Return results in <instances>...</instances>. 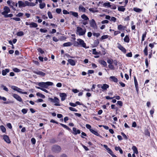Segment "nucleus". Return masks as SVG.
I'll use <instances>...</instances> for the list:
<instances>
[{"mask_svg": "<svg viewBox=\"0 0 157 157\" xmlns=\"http://www.w3.org/2000/svg\"><path fill=\"white\" fill-rule=\"evenodd\" d=\"M28 110V109H23L21 110V112L23 114H25L27 112Z\"/></svg>", "mask_w": 157, "mask_h": 157, "instance_id": "8fccbe9b", "label": "nucleus"}, {"mask_svg": "<svg viewBox=\"0 0 157 157\" xmlns=\"http://www.w3.org/2000/svg\"><path fill=\"white\" fill-rule=\"evenodd\" d=\"M68 62L71 66H75V65L76 61L73 59H69L67 60Z\"/></svg>", "mask_w": 157, "mask_h": 157, "instance_id": "dca6fc26", "label": "nucleus"}, {"mask_svg": "<svg viewBox=\"0 0 157 157\" xmlns=\"http://www.w3.org/2000/svg\"><path fill=\"white\" fill-rule=\"evenodd\" d=\"M147 33L146 32H145L142 35V41H143L145 40V38L146 37V35Z\"/></svg>", "mask_w": 157, "mask_h": 157, "instance_id": "ea45409f", "label": "nucleus"}, {"mask_svg": "<svg viewBox=\"0 0 157 157\" xmlns=\"http://www.w3.org/2000/svg\"><path fill=\"white\" fill-rule=\"evenodd\" d=\"M145 134L146 135L150 136V133L149 131L147 130H145Z\"/></svg>", "mask_w": 157, "mask_h": 157, "instance_id": "e2e57ef3", "label": "nucleus"}, {"mask_svg": "<svg viewBox=\"0 0 157 157\" xmlns=\"http://www.w3.org/2000/svg\"><path fill=\"white\" fill-rule=\"evenodd\" d=\"M36 84L39 86L40 87L47 88V85H46L45 82H38Z\"/></svg>", "mask_w": 157, "mask_h": 157, "instance_id": "9d476101", "label": "nucleus"}, {"mask_svg": "<svg viewBox=\"0 0 157 157\" xmlns=\"http://www.w3.org/2000/svg\"><path fill=\"white\" fill-rule=\"evenodd\" d=\"M109 36H108V35H103V36H102L101 37V39L102 40H104V39H105L108 38Z\"/></svg>", "mask_w": 157, "mask_h": 157, "instance_id": "49530a36", "label": "nucleus"}, {"mask_svg": "<svg viewBox=\"0 0 157 157\" xmlns=\"http://www.w3.org/2000/svg\"><path fill=\"white\" fill-rule=\"evenodd\" d=\"M38 52H39L41 54H43L44 53V52L41 48H39L37 49Z\"/></svg>", "mask_w": 157, "mask_h": 157, "instance_id": "774afa93", "label": "nucleus"}, {"mask_svg": "<svg viewBox=\"0 0 157 157\" xmlns=\"http://www.w3.org/2000/svg\"><path fill=\"white\" fill-rule=\"evenodd\" d=\"M90 26L94 29H97V26L94 20L93 19H92L90 22Z\"/></svg>", "mask_w": 157, "mask_h": 157, "instance_id": "1a4fd4ad", "label": "nucleus"}, {"mask_svg": "<svg viewBox=\"0 0 157 157\" xmlns=\"http://www.w3.org/2000/svg\"><path fill=\"white\" fill-rule=\"evenodd\" d=\"M72 130L73 131L72 133L74 135H77L81 133L80 130L79 129H77L75 128H73Z\"/></svg>", "mask_w": 157, "mask_h": 157, "instance_id": "2eb2a0df", "label": "nucleus"}, {"mask_svg": "<svg viewBox=\"0 0 157 157\" xmlns=\"http://www.w3.org/2000/svg\"><path fill=\"white\" fill-rule=\"evenodd\" d=\"M133 10L137 13H140L142 11V10L140 9L137 8V7H134L133 9Z\"/></svg>", "mask_w": 157, "mask_h": 157, "instance_id": "bb28decb", "label": "nucleus"}, {"mask_svg": "<svg viewBox=\"0 0 157 157\" xmlns=\"http://www.w3.org/2000/svg\"><path fill=\"white\" fill-rule=\"evenodd\" d=\"M103 146L105 147V148L106 149L107 151L109 154H112V151L108 147L107 145H104Z\"/></svg>", "mask_w": 157, "mask_h": 157, "instance_id": "a211bd4d", "label": "nucleus"}, {"mask_svg": "<svg viewBox=\"0 0 157 157\" xmlns=\"http://www.w3.org/2000/svg\"><path fill=\"white\" fill-rule=\"evenodd\" d=\"M125 27L121 25H118L117 29L119 30H124Z\"/></svg>", "mask_w": 157, "mask_h": 157, "instance_id": "cd10ccee", "label": "nucleus"}, {"mask_svg": "<svg viewBox=\"0 0 157 157\" xmlns=\"http://www.w3.org/2000/svg\"><path fill=\"white\" fill-rule=\"evenodd\" d=\"M70 13H71L75 17H77L78 16V13L77 12L70 11Z\"/></svg>", "mask_w": 157, "mask_h": 157, "instance_id": "37998d69", "label": "nucleus"}, {"mask_svg": "<svg viewBox=\"0 0 157 157\" xmlns=\"http://www.w3.org/2000/svg\"><path fill=\"white\" fill-rule=\"evenodd\" d=\"M81 17L85 21H88L89 20V18H88V17L84 14L81 15Z\"/></svg>", "mask_w": 157, "mask_h": 157, "instance_id": "7c9ffc66", "label": "nucleus"}, {"mask_svg": "<svg viewBox=\"0 0 157 157\" xmlns=\"http://www.w3.org/2000/svg\"><path fill=\"white\" fill-rule=\"evenodd\" d=\"M69 109L71 111H75V112H77V110L74 108H73L72 107H69Z\"/></svg>", "mask_w": 157, "mask_h": 157, "instance_id": "603ef678", "label": "nucleus"}, {"mask_svg": "<svg viewBox=\"0 0 157 157\" xmlns=\"http://www.w3.org/2000/svg\"><path fill=\"white\" fill-rule=\"evenodd\" d=\"M72 45V43L70 42L65 43L63 44V46L64 47L70 46H71Z\"/></svg>", "mask_w": 157, "mask_h": 157, "instance_id": "72a5a7b5", "label": "nucleus"}, {"mask_svg": "<svg viewBox=\"0 0 157 157\" xmlns=\"http://www.w3.org/2000/svg\"><path fill=\"white\" fill-rule=\"evenodd\" d=\"M155 44H156V43L155 42H154L150 44L149 46L151 48H152L154 47V45Z\"/></svg>", "mask_w": 157, "mask_h": 157, "instance_id": "de8ad7c7", "label": "nucleus"}, {"mask_svg": "<svg viewBox=\"0 0 157 157\" xmlns=\"http://www.w3.org/2000/svg\"><path fill=\"white\" fill-rule=\"evenodd\" d=\"M11 88L13 90L16 91L19 93H20L26 94H27V93L26 92H23L22 91V90L20 89V88H18V87L16 86H11Z\"/></svg>", "mask_w": 157, "mask_h": 157, "instance_id": "20e7f679", "label": "nucleus"}, {"mask_svg": "<svg viewBox=\"0 0 157 157\" xmlns=\"http://www.w3.org/2000/svg\"><path fill=\"white\" fill-rule=\"evenodd\" d=\"M13 96L18 101L21 102L22 101V98L18 95L15 94H13Z\"/></svg>", "mask_w": 157, "mask_h": 157, "instance_id": "f8f14e48", "label": "nucleus"}, {"mask_svg": "<svg viewBox=\"0 0 157 157\" xmlns=\"http://www.w3.org/2000/svg\"><path fill=\"white\" fill-rule=\"evenodd\" d=\"M24 35V33L22 31H20L17 32V36H22Z\"/></svg>", "mask_w": 157, "mask_h": 157, "instance_id": "a18cd8bd", "label": "nucleus"}, {"mask_svg": "<svg viewBox=\"0 0 157 157\" xmlns=\"http://www.w3.org/2000/svg\"><path fill=\"white\" fill-rule=\"evenodd\" d=\"M33 72L36 74L40 75L42 76H44L45 75V74L44 73L42 72V71L37 70L33 71Z\"/></svg>", "mask_w": 157, "mask_h": 157, "instance_id": "9b49d317", "label": "nucleus"}, {"mask_svg": "<svg viewBox=\"0 0 157 157\" xmlns=\"http://www.w3.org/2000/svg\"><path fill=\"white\" fill-rule=\"evenodd\" d=\"M110 3L109 2H105L103 3L102 6L105 8H109Z\"/></svg>", "mask_w": 157, "mask_h": 157, "instance_id": "393cba45", "label": "nucleus"}, {"mask_svg": "<svg viewBox=\"0 0 157 157\" xmlns=\"http://www.w3.org/2000/svg\"><path fill=\"white\" fill-rule=\"evenodd\" d=\"M125 7L124 6H119L118 7V10L119 11L124 12L125 10Z\"/></svg>", "mask_w": 157, "mask_h": 157, "instance_id": "aec40b11", "label": "nucleus"}, {"mask_svg": "<svg viewBox=\"0 0 157 157\" xmlns=\"http://www.w3.org/2000/svg\"><path fill=\"white\" fill-rule=\"evenodd\" d=\"M60 124L63 127L67 129V130H71L66 125H65L61 123H60Z\"/></svg>", "mask_w": 157, "mask_h": 157, "instance_id": "c03bdc74", "label": "nucleus"}, {"mask_svg": "<svg viewBox=\"0 0 157 157\" xmlns=\"http://www.w3.org/2000/svg\"><path fill=\"white\" fill-rule=\"evenodd\" d=\"M90 132H91L92 133L94 134L95 135L98 136L100 137L101 138H102V137L101 136L98 132L97 131H95L93 129L91 130H90Z\"/></svg>", "mask_w": 157, "mask_h": 157, "instance_id": "4be33fe9", "label": "nucleus"}, {"mask_svg": "<svg viewBox=\"0 0 157 157\" xmlns=\"http://www.w3.org/2000/svg\"><path fill=\"white\" fill-rule=\"evenodd\" d=\"M3 138L4 141L8 144H10L11 143V141L9 139V137L7 135H3Z\"/></svg>", "mask_w": 157, "mask_h": 157, "instance_id": "4468645a", "label": "nucleus"}, {"mask_svg": "<svg viewBox=\"0 0 157 157\" xmlns=\"http://www.w3.org/2000/svg\"><path fill=\"white\" fill-rule=\"evenodd\" d=\"M103 3V2L100 1L97 4V6H102V4Z\"/></svg>", "mask_w": 157, "mask_h": 157, "instance_id": "13d9d810", "label": "nucleus"}, {"mask_svg": "<svg viewBox=\"0 0 157 157\" xmlns=\"http://www.w3.org/2000/svg\"><path fill=\"white\" fill-rule=\"evenodd\" d=\"M97 86L98 88H101L102 91H106L107 89L109 87V86L106 84H99L97 85Z\"/></svg>", "mask_w": 157, "mask_h": 157, "instance_id": "7ed1b4c3", "label": "nucleus"}, {"mask_svg": "<svg viewBox=\"0 0 157 157\" xmlns=\"http://www.w3.org/2000/svg\"><path fill=\"white\" fill-rule=\"evenodd\" d=\"M13 14L10 13L9 14H7V15H6L4 16V17H12L13 16Z\"/></svg>", "mask_w": 157, "mask_h": 157, "instance_id": "052dcab7", "label": "nucleus"}, {"mask_svg": "<svg viewBox=\"0 0 157 157\" xmlns=\"http://www.w3.org/2000/svg\"><path fill=\"white\" fill-rule=\"evenodd\" d=\"M144 52L145 55L147 56L148 55V49L147 46L145 48Z\"/></svg>", "mask_w": 157, "mask_h": 157, "instance_id": "a19ab883", "label": "nucleus"}, {"mask_svg": "<svg viewBox=\"0 0 157 157\" xmlns=\"http://www.w3.org/2000/svg\"><path fill=\"white\" fill-rule=\"evenodd\" d=\"M132 149L134 151L133 154L135 153L136 154H137L138 153V152L136 146H133L132 147Z\"/></svg>", "mask_w": 157, "mask_h": 157, "instance_id": "c85d7f7f", "label": "nucleus"}, {"mask_svg": "<svg viewBox=\"0 0 157 157\" xmlns=\"http://www.w3.org/2000/svg\"><path fill=\"white\" fill-rule=\"evenodd\" d=\"M48 100L51 102L54 103V105L56 106H60V100L59 99L56 97H54L53 98H49Z\"/></svg>", "mask_w": 157, "mask_h": 157, "instance_id": "f03ea898", "label": "nucleus"}, {"mask_svg": "<svg viewBox=\"0 0 157 157\" xmlns=\"http://www.w3.org/2000/svg\"><path fill=\"white\" fill-rule=\"evenodd\" d=\"M134 81L135 83V86H138V82L136 78L135 77L134 78Z\"/></svg>", "mask_w": 157, "mask_h": 157, "instance_id": "6e6d98bb", "label": "nucleus"}, {"mask_svg": "<svg viewBox=\"0 0 157 157\" xmlns=\"http://www.w3.org/2000/svg\"><path fill=\"white\" fill-rule=\"evenodd\" d=\"M38 26L37 24L35 22H32L30 23V28L34 27L36 28Z\"/></svg>", "mask_w": 157, "mask_h": 157, "instance_id": "a878e982", "label": "nucleus"}, {"mask_svg": "<svg viewBox=\"0 0 157 157\" xmlns=\"http://www.w3.org/2000/svg\"><path fill=\"white\" fill-rule=\"evenodd\" d=\"M99 63L101 65H103L104 67H106L107 64L105 61L104 60H100L99 61Z\"/></svg>", "mask_w": 157, "mask_h": 157, "instance_id": "473e14b6", "label": "nucleus"}, {"mask_svg": "<svg viewBox=\"0 0 157 157\" xmlns=\"http://www.w3.org/2000/svg\"><path fill=\"white\" fill-rule=\"evenodd\" d=\"M36 95L42 98H45V96L44 95L39 92L37 93Z\"/></svg>", "mask_w": 157, "mask_h": 157, "instance_id": "f704fd0d", "label": "nucleus"}, {"mask_svg": "<svg viewBox=\"0 0 157 157\" xmlns=\"http://www.w3.org/2000/svg\"><path fill=\"white\" fill-rule=\"evenodd\" d=\"M86 32V29L85 28L83 29L81 27H77L76 34L77 35L80 36H83L85 35Z\"/></svg>", "mask_w": 157, "mask_h": 157, "instance_id": "f257e3e1", "label": "nucleus"}, {"mask_svg": "<svg viewBox=\"0 0 157 157\" xmlns=\"http://www.w3.org/2000/svg\"><path fill=\"white\" fill-rule=\"evenodd\" d=\"M48 16L50 19L52 18V16L51 13L50 12H48Z\"/></svg>", "mask_w": 157, "mask_h": 157, "instance_id": "bf43d9fd", "label": "nucleus"}, {"mask_svg": "<svg viewBox=\"0 0 157 157\" xmlns=\"http://www.w3.org/2000/svg\"><path fill=\"white\" fill-rule=\"evenodd\" d=\"M121 134L122 136L124 137V138L126 140L128 139V137L126 136V135L123 132H122Z\"/></svg>", "mask_w": 157, "mask_h": 157, "instance_id": "69168bd1", "label": "nucleus"}, {"mask_svg": "<svg viewBox=\"0 0 157 157\" xmlns=\"http://www.w3.org/2000/svg\"><path fill=\"white\" fill-rule=\"evenodd\" d=\"M124 41L127 43H128L130 40L129 36H126L124 38Z\"/></svg>", "mask_w": 157, "mask_h": 157, "instance_id": "2f4dec72", "label": "nucleus"}, {"mask_svg": "<svg viewBox=\"0 0 157 157\" xmlns=\"http://www.w3.org/2000/svg\"><path fill=\"white\" fill-rule=\"evenodd\" d=\"M4 11L2 12V15L5 16L7 15L8 13H10V10L9 7L7 6H5L3 8Z\"/></svg>", "mask_w": 157, "mask_h": 157, "instance_id": "423d86ee", "label": "nucleus"}, {"mask_svg": "<svg viewBox=\"0 0 157 157\" xmlns=\"http://www.w3.org/2000/svg\"><path fill=\"white\" fill-rule=\"evenodd\" d=\"M109 79L112 81H113L115 82H118V79L117 78L114 76H110Z\"/></svg>", "mask_w": 157, "mask_h": 157, "instance_id": "5701e85b", "label": "nucleus"}, {"mask_svg": "<svg viewBox=\"0 0 157 157\" xmlns=\"http://www.w3.org/2000/svg\"><path fill=\"white\" fill-rule=\"evenodd\" d=\"M10 70L8 69H6L4 70H3L2 71V75L3 76L6 75L7 73L9 72Z\"/></svg>", "mask_w": 157, "mask_h": 157, "instance_id": "b1692460", "label": "nucleus"}, {"mask_svg": "<svg viewBox=\"0 0 157 157\" xmlns=\"http://www.w3.org/2000/svg\"><path fill=\"white\" fill-rule=\"evenodd\" d=\"M89 10L90 11L93 13H94L95 12H98V10H97L96 9H94L93 8H89Z\"/></svg>", "mask_w": 157, "mask_h": 157, "instance_id": "c756f323", "label": "nucleus"}, {"mask_svg": "<svg viewBox=\"0 0 157 157\" xmlns=\"http://www.w3.org/2000/svg\"><path fill=\"white\" fill-rule=\"evenodd\" d=\"M78 10L79 11L82 12H85L86 11V9L81 5L79 6Z\"/></svg>", "mask_w": 157, "mask_h": 157, "instance_id": "412c9836", "label": "nucleus"}, {"mask_svg": "<svg viewBox=\"0 0 157 157\" xmlns=\"http://www.w3.org/2000/svg\"><path fill=\"white\" fill-rule=\"evenodd\" d=\"M8 5L10 6L14 10H16V9L14 8L13 6L15 5V2L10 0H8L7 2Z\"/></svg>", "mask_w": 157, "mask_h": 157, "instance_id": "6e6552de", "label": "nucleus"}, {"mask_svg": "<svg viewBox=\"0 0 157 157\" xmlns=\"http://www.w3.org/2000/svg\"><path fill=\"white\" fill-rule=\"evenodd\" d=\"M25 2H23L22 1H19L18 2V6L19 7H24L25 6Z\"/></svg>", "mask_w": 157, "mask_h": 157, "instance_id": "f3484780", "label": "nucleus"}, {"mask_svg": "<svg viewBox=\"0 0 157 157\" xmlns=\"http://www.w3.org/2000/svg\"><path fill=\"white\" fill-rule=\"evenodd\" d=\"M45 4L44 2L40 3L39 5L40 8L41 9L44 8L45 6Z\"/></svg>", "mask_w": 157, "mask_h": 157, "instance_id": "e433bc0d", "label": "nucleus"}, {"mask_svg": "<svg viewBox=\"0 0 157 157\" xmlns=\"http://www.w3.org/2000/svg\"><path fill=\"white\" fill-rule=\"evenodd\" d=\"M59 95L61 98V100L62 101H63L65 100L67 96V94L64 93H59Z\"/></svg>", "mask_w": 157, "mask_h": 157, "instance_id": "0eeeda50", "label": "nucleus"}, {"mask_svg": "<svg viewBox=\"0 0 157 157\" xmlns=\"http://www.w3.org/2000/svg\"><path fill=\"white\" fill-rule=\"evenodd\" d=\"M93 35L94 36L98 37L100 35V34L99 33H93Z\"/></svg>", "mask_w": 157, "mask_h": 157, "instance_id": "5fc2aeb1", "label": "nucleus"}, {"mask_svg": "<svg viewBox=\"0 0 157 157\" xmlns=\"http://www.w3.org/2000/svg\"><path fill=\"white\" fill-rule=\"evenodd\" d=\"M77 43L78 45L86 48H88V47H86V44L82 40L80 39H78L77 40Z\"/></svg>", "mask_w": 157, "mask_h": 157, "instance_id": "39448f33", "label": "nucleus"}, {"mask_svg": "<svg viewBox=\"0 0 157 157\" xmlns=\"http://www.w3.org/2000/svg\"><path fill=\"white\" fill-rule=\"evenodd\" d=\"M13 71L15 72H19L21 71V70L17 68H13Z\"/></svg>", "mask_w": 157, "mask_h": 157, "instance_id": "09e8293b", "label": "nucleus"}, {"mask_svg": "<svg viewBox=\"0 0 157 157\" xmlns=\"http://www.w3.org/2000/svg\"><path fill=\"white\" fill-rule=\"evenodd\" d=\"M117 44V48L121 51H122L123 53H125L126 52V49L120 44L118 43Z\"/></svg>", "mask_w": 157, "mask_h": 157, "instance_id": "ddd939ff", "label": "nucleus"}, {"mask_svg": "<svg viewBox=\"0 0 157 157\" xmlns=\"http://www.w3.org/2000/svg\"><path fill=\"white\" fill-rule=\"evenodd\" d=\"M109 8L111 9L115 10L116 9L117 7L116 5L114 4H112V5L110 4Z\"/></svg>", "mask_w": 157, "mask_h": 157, "instance_id": "4c0bfd02", "label": "nucleus"}, {"mask_svg": "<svg viewBox=\"0 0 157 157\" xmlns=\"http://www.w3.org/2000/svg\"><path fill=\"white\" fill-rule=\"evenodd\" d=\"M12 19L17 21H19L21 20L20 18L19 17H13Z\"/></svg>", "mask_w": 157, "mask_h": 157, "instance_id": "0e129e2a", "label": "nucleus"}, {"mask_svg": "<svg viewBox=\"0 0 157 157\" xmlns=\"http://www.w3.org/2000/svg\"><path fill=\"white\" fill-rule=\"evenodd\" d=\"M46 85H47V88L49 86H52L53 85V83L50 82H45Z\"/></svg>", "mask_w": 157, "mask_h": 157, "instance_id": "79ce46f5", "label": "nucleus"}, {"mask_svg": "<svg viewBox=\"0 0 157 157\" xmlns=\"http://www.w3.org/2000/svg\"><path fill=\"white\" fill-rule=\"evenodd\" d=\"M23 15V13H19L17 14L16 15V16L17 17H22Z\"/></svg>", "mask_w": 157, "mask_h": 157, "instance_id": "3c124183", "label": "nucleus"}, {"mask_svg": "<svg viewBox=\"0 0 157 157\" xmlns=\"http://www.w3.org/2000/svg\"><path fill=\"white\" fill-rule=\"evenodd\" d=\"M86 128L88 129H89L90 131V130H92L93 129H91V126L89 125V124H86Z\"/></svg>", "mask_w": 157, "mask_h": 157, "instance_id": "864d4df0", "label": "nucleus"}, {"mask_svg": "<svg viewBox=\"0 0 157 157\" xmlns=\"http://www.w3.org/2000/svg\"><path fill=\"white\" fill-rule=\"evenodd\" d=\"M0 129L3 133H5L6 132V129L4 126L1 125L0 126Z\"/></svg>", "mask_w": 157, "mask_h": 157, "instance_id": "c9c22d12", "label": "nucleus"}, {"mask_svg": "<svg viewBox=\"0 0 157 157\" xmlns=\"http://www.w3.org/2000/svg\"><path fill=\"white\" fill-rule=\"evenodd\" d=\"M36 88L40 89L47 93H48V91L47 90H46V89H44L43 88L40 87H38V86H36Z\"/></svg>", "mask_w": 157, "mask_h": 157, "instance_id": "58836bf2", "label": "nucleus"}, {"mask_svg": "<svg viewBox=\"0 0 157 157\" xmlns=\"http://www.w3.org/2000/svg\"><path fill=\"white\" fill-rule=\"evenodd\" d=\"M109 67L111 70H113L114 69V67L112 64H109L108 65Z\"/></svg>", "mask_w": 157, "mask_h": 157, "instance_id": "680f3d73", "label": "nucleus"}, {"mask_svg": "<svg viewBox=\"0 0 157 157\" xmlns=\"http://www.w3.org/2000/svg\"><path fill=\"white\" fill-rule=\"evenodd\" d=\"M54 150L56 151H59L61 150L60 147L58 146H55L53 147Z\"/></svg>", "mask_w": 157, "mask_h": 157, "instance_id": "6ab92c4d", "label": "nucleus"}, {"mask_svg": "<svg viewBox=\"0 0 157 157\" xmlns=\"http://www.w3.org/2000/svg\"><path fill=\"white\" fill-rule=\"evenodd\" d=\"M93 54L94 55H98V53L96 52V49H93Z\"/></svg>", "mask_w": 157, "mask_h": 157, "instance_id": "338daca9", "label": "nucleus"}, {"mask_svg": "<svg viewBox=\"0 0 157 157\" xmlns=\"http://www.w3.org/2000/svg\"><path fill=\"white\" fill-rule=\"evenodd\" d=\"M31 141L33 144H34L36 143V140L34 138H33L31 139Z\"/></svg>", "mask_w": 157, "mask_h": 157, "instance_id": "4d7b16f0", "label": "nucleus"}]
</instances>
